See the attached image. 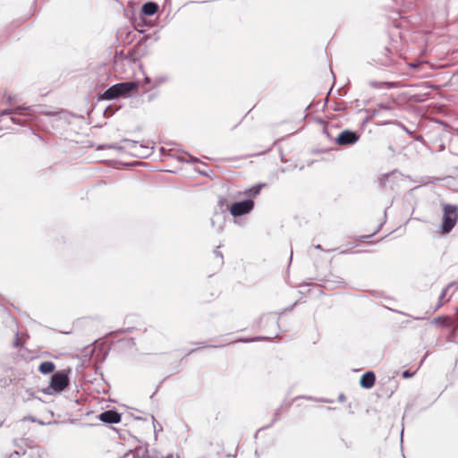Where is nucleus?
<instances>
[{
	"label": "nucleus",
	"instance_id": "10",
	"mask_svg": "<svg viewBox=\"0 0 458 458\" xmlns=\"http://www.w3.org/2000/svg\"><path fill=\"white\" fill-rule=\"evenodd\" d=\"M55 369V366L52 361H44L38 367V370L42 374H50V373L54 372Z\"/></svg>",
	"mask_w": 458,
	"mask_h": 458
},
{
	"label": "nucleus",
	"instance_id": "15",
	"mask_svg": "<svg viewBox=\"0 0 458 458\" xmlns=\"http://www.w3.org/2000/svg\"><path fill=\"white\" fill-rule=\"evenodd\" d=\"M372 237V235H362L360 237V241L361 242H370L369 239Z\"/></svg>",
	"mask_w": 458,
	"mask_h": 458
},
{
	"label": "nucleus",
	"instance_id": "3",
	"mask_svg": "<svg viewBox=\"0 0 458 458\" xmlns=\"http://www.w3.org/2000/svg\"><path fill=\"white\" fill-rule=\"evenodd\" d=\"M137 88H138V84L136 82L117 83L115 85H113L109 89H107L104 92L102 98L107 99V100L114 99L121 96L127 95L131 91L137 89Z\"/></svg>",
	"mask_w": 458,
	"mask_h": 458
},
{
	"label": "nucleus",
	"instance_id": "1",
	"mask_svg": "<svg viewBox=\"0 0 458 458\" xmlns=\"http://www.w3.org/2000/svg\"><path fill=\"white\" fill-rule=\"evenodd\" d=\"M458 221V208L451 204L443 205L442 224L439 232L442 234L449 233Z\"/></svg>",
	"mask_w": 458,
	"mask_h": 458
},
{
	"label": "nucleus",
	"instance_id": "6",
	"mask_svg": "<svg viewBox=\"0 0 458 458\" xmlns=\"http://www.w3.org/2000/svg\"><path fill=\"white\" fill-rule=\"evenodd\" d=\"M98 418L105 423H119L121 421V415L112 410L102 412Z\"/></svg>",
	"mask_w": 458,
	"mask_h": 458
},
{
	"label": "nucleus",
	"instance_id": "5",
	"mask_svg": "<svg viewBox=\"0 0 458 458\" xmlns=\"http://www.w3.org/2000/svg\"><path fill=\"white\" fill-rule=\"evenodd\" d=\"M359 135L352 131L345 130L342 131L335 140V142L340 145H352L359 140Z\"/></svg>",
	"mask_w": 458,
	"mask_h": 458
},
{
	"label": "nucleus",
	"instance_id": "13",
	"mask_svg": "<svg viewBox=\"0 0 458 458\" xmlns=\"http://www.w3.org/2000/svg\"><path fill=\"white\" fill-rule=\"evenodd\" d=\"M378 87H386V88H388V89H391V88H394L396 87V83L395 82H380L378 83Z\"/></svg>",
	"mask_w": 458,
	"mask_h": 458
},
{
	"label": "nucleus",
	"instance_id": "4",
	"mask_svg": "<svg viewBox=\"0 0 458 458\" xmlns=\"http://www.w3.org/2000/svg\"><path fill=\"white\" fill-rule=\"evenodd\" d=\"M254 208V201L252 199H246L241 202L232 204L229 208L230 214L236 217L249 214Z\"/></svg>",
	"mask_w": 458,
	"mask_h": 458
},
{
	"label": "nucleus",
	"instance_id": "18",
	"mask_svg": "<svg viewBox=\"0 0 458 458\" xmlns=\"http://www.w3.org/2000/svg\"><path fill=\"white\" fill-rule=\"evenodd\" d=\"M165 458H174V456L173 454H170L166 455Z\"/></svg>",
	"mask_w": 458,
	"mask_h": 458
},
{
	"label": "nucleus",
	"instance_id": "2",
	"mask_svg": "<svg viewBox=\"0 0 458 458\" xmlns=\"http://www.w3.org/2000/svg\"><path fill=\"white\" fill-rule=\"evenodd\" d=\"M71 369H63L55 373L50 380L49 386L46 389L47 394H55L64 391L69 386V374Z\"/></svg>",
	"mask_w": 458,
	"mask_h": 458
},
{
	"label": "nucleus",
	"instance_id": "14",
	"mask_svg": "<svg viewBox=\"0 0 458 458\" xmlns=\"http://www.w3.org/2000/svg\"><path fill=\"white\" fill-rule=\"evenodd\" d=\"M11 120L14 123H18V124H22L24 123V121H21L20 118H17L15 116V114H13V116H11Z\"/></svg>",
	"mask_w": 458,
	"mask_h": 458
},
{
	"label": "nucleus",
	"instance_id": "9",
	"mask_svg": "<svg viewBox=\"0 0 458 458\" xmlns=\"http://www.w3.org/2000/svg\"><path fill=\"white\" fill-rule=\"evenodd\" d=\"M141 11L145 15L151 16V15H154L156 13H157L158 5H157V4H156L154 2H148L143 4Z\"/></svg>",
	"mask_w": 458,
	"mask_h": 458
},
{
	"label": "nucleus",
	"instance_id": "12",
	"mask_svg": "<svg viewBox=\"0 0 458 458\" xmlns=\"http://www.w3.org/2000/svg\"><path fill=\"white\" fill-rule=\"evenodd\" d=\"M23 109L24 108H22V107H17V108H13V109H4L0 112V116L7 115V114H21L20 113V111L23 110Z\"/></svg>",
	"mask_w": 458,
	"mask_h": 458
},
{
	"label": "nucleus",
	"instance_id": "17",
	"mask_svg": "<svg viewBox=\"0 0 458 458\" xmlns=\"http://www.w3.org/2000/svg\"><path fill=\"white\" fill-rule=\"evenodd\" d=\"M165 79H160V80L158 81V82H157L156 85L160 84V83H163V82H165Z\"/></svg>",
	"mask_w": 458,
	"mask_h": 458
},
{
	"label": "nucleus",
	"instance_id": "11",
	"mask_svg": "<svg viewBox=\"0 0 458 458\" xmlns=\"http://www.w3.org/2000/svg\"><path fill=\"white\" fill-rule=\"evenodd\" d=\"M436 322L442 324L445 327H452L453 319L450 317H440L436 319Z\"/></svg>",
	"mask_w": 458,
	"mask_h": 458
},
{
	"label": "nucleus",
	"instance_id": "16",
	"mask_svg": "<svg viewBox=\"0 0 458 458\" xmlns=\"http://www.w3.org/2000/svg\"><path fill=\"white\" fill-rule=\"evenodd\" d=\"M403 377H409L411 375L409 374L408 371H405V372H403Z\"/></svg>",
	"mask_w": 458,
	"mask_h": 458
},
{
	"label": "nucleus",
	"instance_id": "19",
	"mask_svg": "<svg viewBox=\"0 0 458 458\" xmlns=\"http://www.w3.org/2000/svg\"><path fill=\"white\" fill-rule=\"evenodd\" d=\"M445 294H446V290H444L441 297L444 298L445 296Z\"/></svg>",
	"mask_w": 458,
	"mask_h": 458
},
{
	"label": "nucleus",
	"instance_id": "7",
	"mask_svg": "<svg viewBox=\"0 0 458 458\" xmlns=\"http://www.w3.org/2000/svg\"><path fill=\"white\" fill-rule=\"evenodd\" d=\"M376 381V376L374 372L368 371L364 373L360 379V385L366 389L371 388L375 385Z\"/></svg>",
	"mask_w": 458,
	"mask_h": 458
},
{
	"label": "nucleus",
	"instance_id": "8",
	"mask_svg": "<svg viewBox=\"0 0 458 458\" xmlns=\"http://www.w3.org/2000/svg\"><path fill=\"white\" fill-rule=\"evenodd\" d=\"M264 187H266V183H258L245 190L242 194L248 198H255L260 193Z\"/></svg>",
	"mask_w": 458,
	"mask_h": 458
}]
</instances>
